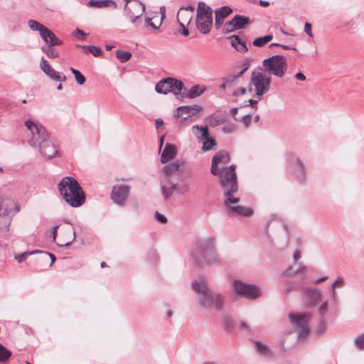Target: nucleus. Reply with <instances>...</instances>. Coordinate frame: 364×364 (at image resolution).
<instances>
[{
  "label": "nucleus",
  "mask_w": 364,
  "mask_h": 364,
  "mask_svg": "<svg viewBox=\"0 0 364 364\" xmlns=\"http://www.w3.org/2000/svg\"><path fill=\"white\" fill-rule=\"evenodd\" d=\"M230 161V154L227 151H218L212 159L210 172L213 176H218L219 183L223 191V202L228 208V214L250 217L253 213L251 208L235 205L240 202V198L235 196L239 188L235 171L236 166L232 164L226 167L219 166L220 164H227Z\"/></svg>",
  "instance_id": "f257e3e1"
},
{
  "label": "nucleus",
  "mask_w": 364,
  "mask_h": 364,
  "mask_svg": "<svg viewBox=\"0 0 364 364\" xmlns=\"http://www.w3.org/2000/svg\"><path fill=\"white\" fill-rule=\"evenodd\" d=\"M191 257L194 264L200 267L219 264L223 262L217 251L215 237L213 236L197 241L192 250Z\"/></svg>",
  "instance_id": "f03ea898"
},
{
  "label": "nucleus",
  "mask_w": 364,
  "mask_h": 364,
  "mask_svg": "<svg viewBox=\"0 0 364 364\" xmlns=\"http://www.w3.org/2000/svg\"><path fill=\"white\" fill-rule=\"evenodd\" d=\"M191 288L196 292L198 306L201 308H214L221 311L224 306L225 295L212 291L205 278L195 279L191 283Z\"/></svg>",
  "instance_id": "7ed1b4c3"
},
{
  "label": "nucleus",
  "mask_w": 364,
  "mask_h": 364,
  "mask_svg": "<svg viewBox=\"0 0 364 364\" xmlns=\"http://www.w3.org/2000/svg\"><path fill=\"white\" fill-rule=\"evenodd\" d=\"M58 188L60 196L71 207H80L85 201L82 187L72 176L64 177L58 183Z\"/></svg>",
  "instance_id": "20e7f679"
},
{
  "label": "nucleus",
  "mask_w": 364,
  "mask_h": 364,
  "mask_svg": "<svg viewBox=\"0 0 364 364\" xmlns=\"http://www.w3.org/2000/svg\"><path fill=\"white\" fill-rule=\"evenodd\" d=\"M181 164L178 161L165 166L162 171L164 179L161 181V191L165 200H168L178 186V179Z\"/></svg>",
  "instance_id": "39448f33"
},
{
  "label": "nucleus",
  "mask_w": 364,
  "mask_h": 364,
  "mask_svg": "<svg viewBox=\"0 0 364 364\" xmlns=\"http://www.w3.org/2000/svg\"><path fill=\"white\" fill-rule=\"evenodd\" d=\"M270 83L271 77L267 75L263 68H257L252 72L250 85L254 86L255 97L258 100L269 91Z\"/></svg>",
  "instance_id": "423d86ee"
},
{
  "label": "nucleus",
  "mask_w": 364,
  "mask_h": 364,
  "mask_svg": "<svg viewBox=\"0 0 364 364\" xmlns=\"http://www.w3.org/2000/svg\"><path fill=\"white\" fill-rule=\"evenodd\" d=\"M196 27L203 34H208L213 26V10L205 2L199 1L196 14Z\"/></svg>",
  "instance_id": "0eeeda50"
},
{
  "label": "nucleus",
  "mask_w": 364,
  "mask_h": 364,
  "mask_svg": "<svg viewBox=\"0 0 364 364\" xmlns=\"http://www.w3.org/2000/svg\"><path fill=\"white\" fill-rule=\"evenodd\" d=\"M185 86L181 80L168 77L159 80L155 85V91L159 94L167 95L172 92L178 98L183 97L181 92Z\"/></svg>",
  "instance_id": "6e6552de"
},
{
  "label": "nucleus",
  "mask_w": 364,
  "mask_h": 364,
  "mask_svg": "<svg viewBox=\"0 0 364 364\" xmlns=\"http://www.w3.org/2000/svg\"><path fill=\"white\" fill-rule=\"evenodd\" d=\"M262 65L265 72L282 77L287 69V60L282 55H275L264 59Z\"/></svg>",
  "instance_id": "1a4fd4ad"
},
{
  "label": "nucleus",
  "mask_w": 364,
  "mask_h": 364,
  "mask_svg": "<svg viewBox=\"0 0 364 364\" xmlns=\"http://www.w3.org/2000/svg\"><path fill=\"white\" fill-rule=\"evenodd\" d=\"M233 294L247 299H256L262 296V289L258 286L235 279L232 282Z\"/></svg>",
  "instance_id": "9d476101"
},
{
  "label": "nucleus",
  "mask_w": 364,
  "mask_h": 364,
  "mask_svg": "<svg viewBox=\"0 0 364 364\" xmlns=\"http://www.w3.org/2000/svg\"><path fill=\"white\" fill-rule=\"evenodd\" d=\"M25 126L31 133L29 144L32 146H41L43 143L50 141V136L46 128L41 124H36L31 119L25 122Z\"/></svg>",
  "instance_id": "9b49d317"
},
{
  "label": "nucleus",
  "mask_w": 364,
  "mask_h": 364,
  "mask_svg": "<svg viewBox=\"0 0 364 364\" xmlns=\"http://www.w3.org/2000/svg\"><path fill=\"white\" fill-rule=\"evenodd\" d=\"M289 317L291 323L297 328L299 337L305 338L309 333V322L311 314H289Z\"/></svg>",
  "instance_id": "f8f14e48"
},
{
  "label": "nucleus",
  "mask_w": 364,
  "mask_h": 364,
  "mask_svg": "<svg viewBox=\"0 0 364 364\" xmlns=\"http://www.w3.org/2000/svg\"><path fill=\"white\" fill-rule=\"evenodd\" d=\"M131 187L124 183H117L112 186L111 199L117 205L124 206L129 198Z\"/></svg>",
  "instance_id": "ddd939ff"
},
{
  "label": "nucleus",
  "mask_w": 364,
  "mask_h": 364,
  "mask_svg": "<svg viewBox=\"0 0 364 364\" xmlns=\"http://www.w3.org/2000/svg\"><path fill=\"white\" fill-rule=\"evenodd\" d=\"M250 23V18L242 15H235L230 21L226 22L223 26L224 33L233 32L236 30L243 29Z\"/></svg>",
  "instance_id": "4468645a"
},
{
  "label": "nucleus",
  "mask_w": 364,
  "mask_h": 364,
  "mask_svg": "<svg viewBox=\"0 0 364 364\" xmlns=\"http://www.w3.org/2000/svg\"><path fill=\"white\" fill-rule=\"evenodd\" d=\"M304 300L311 307L317 306L322 296V291L316 287H302L300 289Z\"/></svg>",
  "instance_id": "2eb2a0df"
},
{
  "label": "nucleus",
  "mask_w": 364,
  "mask_h": 364,
  "mask_svg": "<svg viewBox=\"0 0 364 364\" xmlns=\"http://www.w3.org/2000/svg\"><path fill=\"white\" fill-rule=\"evenodd\" d=\"M196 129L201 132V137L200 139L204 140L203 143V150L204 151H210L217 145L215 140L209 136L208 127L205 126H200V125H194L193 127V129Z\"/></svg>",
  "instance_id": "dca6fc26"
},
{
  "label": "nucleus",
  "mask_w": 364,
  "mask_h": 364,
  "mask_svg": "<svg viewBox=\"0 0 364 364\" xmlns=\"http://www.w3.org/2000/svg\"><path fill=\"white\" fill-rule=\"evenodd\" d=\"M11 217L7 206H5L4 201L0 199V232H6L11 225Z\"/></svg>",
  "instance_id": "f3484780"
},
{
  "label": "nucleus",
  "mask_w": 364,
  "mask_h": 364,
  "mask_svg": "<svg viewBox=\"0 0 364 364\" xmlns=\"http://www.w3.org/2000/svg\"><path fill=\"white\" fill-rule=\"evenodd\" d=\"M202 109L203 107L197 105L191 106H180L177 108L176 116L178 117H181L182 120L184 121L186 120L188 118L195 115L198 112H200Z\"/></svg>",
  "instance_id": "a211bd4d"
},
{
  "label": "nucleus",
  "mask_w": 364,
  "mask_h": 364,
  "mask_svg": "<svg viewBox=\"0 0 364 364\" xmlns=\"http://www.w3.org/2000/svg\"><path fill=\"white\" fill-rule=\"evenodd\" d=\"M232 10L228 6H223L215 11V26L217 29L220 28L223 23L224 19L228 16Z\"/></svg>",
  "instance_id": "6ab92c4d"
},
{
  "label": "nucleus",
  "mask_w": 364,
  "mask_h": 364,
  "mask_svg": "<svg viewBox=\"0 0 364 364\" xmlns=\"http://www.w3.org/2000/svg\"><path fill=\"white\" fill-rule=\"evenodd\" d=\"M124 14L142 16L146 11L145 5L140 1H136L129 5L126 4L124 8Z\"/></svg>",
  "instance_id": "aec40b11"
},
{
  "label": "nucleus",
  "mask_w": 364,
  "mask_h": 364,
  "mask_svg": "<svg viewBox=\"0 0 364 364\" xmlns=\"http://www.w3.org/2000/svg\"><path fill=\"white\" fill-rule=\"evenodd\" d=\"M39 150L42 156L47 159H51L58 154L55 144L50 140L41 145Z\"/></svg>",
  "instance_id": "412c9836"
},
{
  "label": "nucleus",
  "mask_w": 364,
  "mask_h": 364,
  "mask_svg": "<svg viewBox=\"0 0 364 364\" xmlns=\"http://www.w3.org/2000/svg\"><path fill=\"white\" fill-rule=\"evenodd\" d=\"M177 154L176 147L175 145L167 143L165 145V147L162 151L161 156V162L162 164H166L168 161L173 159Z\"/></svg>",
  "instance_id": "4be33fe9"
},
{
  "label": "nucleus",
  "mask_w": 364,
  "mask_h": 364,
  "mask_svg": "<svg viewBox=\"0 0 364 364\" xmlns=\"http://www.w3.org/2000/svg\"><path fill=\"white\" fill-rule=\"evenodd\" d=\"M87 6L99 9L112 6L116 9L117 4L113 0H90L87 3Z\"/></svg>",
  "instance_id": "5701e85b"
},
{
  "label": "nucleus",
  "mask_w": 364,
  "mask_h": 364,
  "mask_svg": "<svg viewBox=\"0 0 364 364\" xmlns=\"http://www.w3.org/2000/svg\"><path fill=\"white\" fill-rule=\"evenodd\" d=\"M221 324L223 328L228 331H232L235 329V321L232 316L228 312H223Z\"/></svg>",
  "instance_id": "b1692460"
},
{
  "label": "nucleus",
  "mask_w": 364,
  "mask_h": 364,
  "mask_svg": "<svg viewBox=\"0 0 364 364\" xmlns=\"http://www.w3.org/2000/svg\"><path fill=\"white\" fill-rule=\"evenodd\" d=\"M231 39V46L237 51L245 53L247 51V47L245 42L242 41L239 36L233 35L229 38Z\"/></svg>",
  "instance_id": "393cba45"
},
{
  "label": "nucleus",
  "mask_w": 364,
  "mask_h": 364,
  "mask_svg": "<svg viewBox=\"0 0 364 364\" xmlns=\"http://www.w3.org/2000/svg\"><path fill=\"white\" fill-rule=\"evenodd\" d=\"M205 91V87H203L200 89V86L199 85H195L193 87H191L190 90H188V92L185 95V97L188 99H194L201 95ZM182 95H184V93H183Z\"/></svg>",
  "instance_id": "a878e982"
},
{
  "label": "nucleus",
  "mask_w": 364,
  "mask_h": 364,
  "mask_svg": "<svg viewBox=\"0 0 364 364\" xmlns=\"http://www.w3.org/2000/svg\"><path fill=\"white\" fill-rule=\"evenodd\" d=\"M255 349L259 355L267 357L272 355V352L268 346L258 341H255Z\"/></svg>",
  "instance_id": "bb28decb"
},
{
  "label": "nucleus",
  "mask_w": 364,
  "mask_h": 364,
  "mask_svg": "<svg viewBox=\"0 0 364 364\" xmlns=\"http://www.w3.org/2000/svg\"><path fill=\"white\" fill-rule=\"evenodd\" d=\"M205 120L208 123L209 126L212 127H215L225 122V119L223 117L215 114L210 115Z\"/></svg>",
  "instance_id": "cd10ccee"
},
{
  "label": "nucleus",
  "mask_w": 364,
  "mask_h": 364,
  "mask_svg": "<svg viewBox=\"0 0 364 364\" xmlns=\"http://www.w3.org/2000/svg\"><path fill=\"white\" fill-rule=\"evenodd\" d=\"M76 47L82 48L83 50H85L88 53H92L95 57H98L102 53V50L100 47H97L95 46H80L76 45Z\"/></svg>",
  "instance_id": "c85d7f7f"
},
{
  "label": "nucleus",
  "mask_w": 364,
  "mask_h": 364,
  "mask_svg": "<svg viewBox=\"0 0 364 364\" xmlns=\"http://www.w3.org/2000/svg\"><path fill=\"white\" fill-rule=\"evenodd\" d=\"M46 75L55 81L64 82L66 80V76L63 73L58 72L53 68Z\"/></svg>",
  "instance_id": "c756f323"
},
{
  "label": "nucleus",
  "mask_w": 364,
  "mask_h": 364,
  "mask_svg": "<svg viewBox=\"0 0 364 364\" xmlns=\"http://www.w3.org/2000/svg\"><path fill=\"white\" fill-rule=\"evenodd\" d=\"M273 39L272 35H267L262 37L257 38L253 41V45L256 47H263L267 43L270 42Z\"/></svg>",
  "instance_id": "7c9ffc66"
},
{
  "label": "nucleus",
  "mask_w": 364,
  "mask_h": 364,
  "mask_svg": "<svg viewBox=\"0 0 364 364\" xmlns=\"http://www.w3.org/2000/svg\"><path fill=\"white\" fill-rule=\"evenodd\" d=\"M296 167L298 170L299 173L297 174L296 177L298 178V180L300 182H303L305 178V168L303 163L299 159H297L296 160Z\"/></svg>",
  "instance_id": "2f4dec72"
},
{
  "label": "nucleus",
  "mask_w": 364,
  "mask_h": 364,
  "mask_svg": "<svg viewBox=\"0 0 364 364\" xmlns=\"http://www.w3.org/2000/svg\"><path fill=\"white\" fill-rule=\"evenodd\" d=\"M242 75H239V73L234 75H228L223 78V80H225L228 87H233L237 85L238 79Z\"/></svg>",
  "instance_id": "473e14b6"
},
{
  "label": "nucleus",
  "mask_w": 364,
  "mask_h": 364,
  "mask_svg": "<svg viewBox=\"0 0 364 364\" xmlns=\"http://www.w3.org/2000/svg\"><path fill=\"white\" fill-rule=\"evenodd\" d=\"M41 50L50 58L59 57V53L53 48V46H43Z\"/></svg>",
  "instance_id": "72a5a7b5"
},
{
  "label": "nucleus",
  "mask_w": 364,
  "mask_h": 364,
  "mask_svg": "<svg viewBox=\"0 0 364 364\" xmlns=\"http://www.w3.org/2000/svg\"><path fill=\"white\" fill-rule=\"evenodd\" d=\"M116 56L121 63H125L132 58V53L122 50H116Z\"/></svg>",
  "instance_id": "f704fd0d"
},
{
  "label": "nucleus",
  "mask_w": 364,
  "mask_h": 364,
  "mask_svg": "<svg viewBox=\"0 0 364 364\" xmlns=\"http://www.w3.org/2000/svg\"><path fill=\"white\" fill-rule=\"evenodd\" d=\"M306 271V267L305 266L299 267L296 270H294L291 267L287 268L282 274L284 276H293L300 273H304Z\"/></svg>",
  "instance_id": "c9c22d12"
},
{
  "label": "nucleus",
  "mask_w": 364,
  "mask_h": 364,
  "mask_svg": "<svg viewBox=\"0 0 364 364\" xmlns=\"http://www.w3.org/2000/svg\"><path fill=\"white\" fill-rule=\"evenodd\" d=\"M328 311V301L326 300L318 307V314L321 319L326 318V313Z\"/></svg>",
  "instance_id": "e433bc0d"
},
{
  "label": "nucleus",
  "mask_w": 364,
  "mask_h": 364,
  "mask_svg": "<svg viewBox=\"0 0 364 364\" xmlns=\"http://www.w3.org/2000/svg\"><path fill=\"white\" fill-rule=\"evenodd\" d=\"M70 70L74 75L75 79L78 85H82L85 83V77L78 70L71 67L70 68Z\"/></svg>",
  "instance_id": "4c0bfd02"
},
{
  "label": "nucleus",
  "mask_w": 364,
  "mask_h": 364,
  "mask_svg": "<svg viewBox=\"0 0 364 364\" xmlns=\"http://www.w3.org/2000/svg\"><path fill=\"white\" fill-rule=\"evenodd\" d=\"M11 355V352L0 343V362L6 361Z\"/></svg>",
  "instance_id": "58836bf2"
},
{
  "label": "nucleus",
  "mask_w": 364,
  "mask_h": 364,
  "mask_svg": "<svg viewBox=\"0 0 364 364\" xmlns=\"http://www.w3.org/2000/svg\"><path fill=\"white\" fill-rule=\"evenodd\" d=\"M48 40L46 43V46H60L63 44V41L58 39L53 31L50 32V34L48 36Z\"/></svg>",
  "instance_id": "ea45409f"
},
{
  "label": "nucleus",
  "mask_w": 364,
  "mask_h": 364,
  "mask_svg": "<svg viewBox=\"0 0 364 364\" xmlns=\"http://www.w3.org/2000/svg\"><path fill=\"white\" fill-rule=\"evenodd\" d=\"M130 21V22L134 24L136 28L139 27L142 21V16L132 15V14H124Z\"/></svg>",
  "instance_id": "a19ab883"
},
{
  "label": "nucleus",
  "mask_w": 364,
  "mask_h": 364,
  "mask_svg": "<svg viewBox=\"0 0 364 364\" xmlns=\"http://www.w3.org/2000/svg\"><path fill=\"white\" fill-rule=\"evenodd\" d=\"M164 18V13H162V16H161V21H162ZM152 19H153L152 18H149V17L145 16V18H144V27L147 28L149 26H151L153 29H155V30L159 29V26L161 24V21H160L159 26H156L152 21Z\"/></svg>",
  "instance_id": "79ce46f5"
},
{
  "label": "nucleus",
  "mask_w": 364,
  "mask_h": 364,
  "mask_svg": "<svg viewBox=\"0 0 364 364\" xmlns=\"http://www.w3.org/2000/svg\"><path fill=\"white\" fill-rule=\"evenodd\" d=\"M356 348L360 350H364V333L360 334L354 339Z\"/></svg>",
  "instance_id": "37998d69"
},
{
  "label": "nucleus",
  "mask_w": 364,
  "mask_h": 364,
  "mask_svg": "<svg viewBox=\"0 0 364 364\" xmlns=\"http://www.w3.org/2000/svg\"><path fill=\"white\" fill-rule=\"evenodd\" d=\"M28 27L32 30V31H38V32L43 28L45 27L43 24H41V23L38 22L36 20H33V19H31L28 21Z\"/></svg>",
  "instance_id": "c03bdc74"
},
{
  "label": "nucleus",
  "mask_w": 364,
  "mask_h": 364,
  "mask_svg": "<svg viewBox=\"0 0 364 364\" xmlns=\"http://www.w3.org/2000/svg\"><path fill=\"white\" fill-rule=\"evenodd\" d=\"M329 293L331 296V300L334 306H337L339 302L338 294L336 291V289L333 287H329Z\"/></svg>",
  "instance_id": "a18cd8bd"
},
{
  "label": "nucleus",
  "mask_w": 364,
  "mask_h": 364,
  "mask_svg": "<svg viewBox=\"0 0 364 364\" xmlns=\"http://www.w3.org/2000/svg\"><path fill=\"white\" fill-rule=\"evenodd\" d=\"M38 252H40V250H32V251H27V252H25L23 253H21V254H19L18 255H16L15 259L18 262H23L26 258V257L28 255H34V254H36V253H38Z\"/></svg>",
  "instance_id": "49530a36"
},
{
  "label": "nucleus",
  "mask_w": 364,
  "mask_h": 364,
  "mask_svg": "<svg viewBox=\"0 0 364 364\" xmlns=\"http://www.w3.org/2000/svg\"><path fill=\"white\" fill-rule=\"evenodd\" d=\"M40 67L45 74L48 73L53 68L48 61L43 57L41 60Z\"/></svg>",
  "instance_id": "de8ad7c7"
},
{
  "label": "nucleus",
  "mask_w": 364,
  "mask_h": 364,
  "mask_svg": "<svg viewBox=\"0 0 364 364\" xmlns=\"http://www.w3.org/2000/svg\"><path fill=\"white\" fill-rule=\"evenodd\" d=\"M344 285V278L343 277H338L330 285V287L337 289L343 287Z\"/></svg>",
  "instance_id": "09e8293b"
},
{
  "label": "nucleus",
  "mask_w": 364,
  "mask_h": 364,
  "mask_svg": "<svg viewBox=\"0 0 364 364\" xmlns=\"http://www.w3.org/2000/svg\"><path fill=\"white\" fill-rule=\"evenodd\" d=\"M183 16V13H180V11H178L177 14V21L178 22V24L182 27L181 34L187 36L189 34L188 29L186 28L185 23L181 21V18Z\"/></svg>",
  "instance_id": "8fccbe9b"
},
{
  "label": "nucleus",
  "mask_w": 364,
  "mask_h": 364,
  "mask_svg": "<svg viewBox=\"0 0 364 364\" xmlns=\"http://www.w3.org/2000/svg\"><path fill=\"white\" fill-rule=\"evenodd\" d=\"M40 254H42V260L43 261H47L48 257H50L51 259V262L50 264V267L53 265V264L54 263L55 260V257L54 256V255L50 253V252H43V251H41L40 250Z\"/></svg>",
  "instance_id": "3c124183"
},
{
  "label": "nucleus",
  "mask_w": 364,
  "mask_h": 364,
  "mask_svg": "<svg viewBox=\"0 0 364 364\" xmlns=\"http://www.w3.org/2000/svg\"><path fill=\"white\" fill-rule=\"evenodd\" d=\"M50 32H51V31L50 29H48V28H46V26L43 27L39 31V34H40L41 37L45 41L46 43L48 42V40L49 38L48 36L50 34Z\"/></svg>",
  "instance_id": "603ef678"
},
{
  "label": "nucleus",
  "mask_w": 364,
  "mask_h": 364,
  "mask_svg": "<svg viewBox=\"0 0 364 364\" xmlns=\"http://www.w3.org/2000/svg\"><path fill=\"white\" fill-rule=\"evenodd\" d=\"M236 125L234 124H228L224 126L222 129V131L225 134H230L235 131Z\"/></svg>",
  "instance_id": "864d4df0"
},
{
  "label": "nucleus",
  "mask_w": 364,
  "mask_h": 364,
  "mask_svg": "<svg viewBox=\"0 0 364 364\" xmlns=\"http://www.w3.org/2000/svg\"><path fill=\"white\" fill-rule=\"evenodd\" d=\"M241 121L242 122L243 124L245 127H248L251 123L252 121V116L251 114H248L242 117Z\"/></svg>",
  "instance_id": "5fc2aeb1"
},
{
  "label": "nucleus",
  "mask_w": 364,
  "mask_h": 364,
  "mask_svg": "<svg viewBox=\"0 0 364 364\" xmlns=\"http://www.w3.org/2000/svg\"><path fill=\"white\" fill-rule=\"evenodd\" d=\"M192 18L193 15L191 14H185L184 12H183V16L181 18V21L183 22L184 23H187V24H188L191 22Z\"/></svg>",
  "instance_id": "6e6d98bb"
},
{
  "label": "nucleus",
  "mask_w": 364,
  "mask_h": 364,
  "mask_svg": "<svg viewBox=\"0 0 364 364\" xmlns=\"http://www.w3.org/2000/svg\"><path fill=\"white\" fill-rule=\"evenodd\" d=\"M155 218L161 224H165L167 223V218L164 215L158 212H156L155 213Z\"/></svg>",
  "instance_id": "4d7b16f0"
},
{
  "label": "nucleus",
  "mask_w": 364,
  "mask_h": 364,
  "mask_svg": "<svg viewBox=\"0 0 364 364\" xmlns=\"http://www.w3.org/2000/svg\"><path fill=\"white\" fill-rule=\"evenodd\" d=\"M250 67V60L248 59H245L242 63V69L238 72L239 75H242L245 71L248 70Z\"/></svg>",
  "instance_id": "13d9d810"
},
{
  "label": "nucleus",
  "mask_w": 364,
  "mask_h": 364,
  "mask_svg": "<svg viewBox=\"0 0 364 364\" xmlns=\"http://www.w3.org/2000/svg\"><path fill=\"white\" fill-rule=\"evenodd\" d=\"M183 11H188L189 12L188 14H191L192 15H193L194 7L191 5H188L186 6H182L180 8L178 11H180V13H183Z\"/></svg>",
  "instance_id": "bf43d9fd"
},
{
  "label": "nucleus",
  "mask_w": 364,
  "mask_h": 364,
  "mask_svg": "<svg viewBox=\"0 0 364 364\" xmlns=\"http://www.w3.org/2000/svg\"><path fill=\"white\" fill-rule=\"evenodd\" d=\"M75 238H76V231H75V230L73 229V238L71 239V240L68 241L65 243L58 244V245L60 247L69 246L73 243V241H75Z\"/></svg>",
  "instance_id": "052dcab7"
},
{
  "label": "nucleus",
  "mask_w": 364,
  "mask_h": 364,
  "mask_svg": "<svg viewBox=\"0 0 364 364\" xmlns=\"http://www.w3.org/2000/svg\"><path fill=\"white\" fill-rule=\"evenodd\" d=\"M304 31L305 33L309 36L310 37L313 36V33L311 32V24L310 23L306 22L304 26Z\"/></svg>",
  "instance_id": "680f3d73"
},
{
  "label": "nucleus",
  "mask_w": 364,
  "mask_h": 364,
  "mask_svg": "<svg viewBox=\"0 0 364 364\" xmlns=\"http://www.w3.org/2000/svg\"><path fill=\"white\" fill-rule=\"evenodd\" d=\"M299 287L296 285H292V284H287V287L284 289V292L285 294L290 293L292 290L298 289Z\"/></svg>",
  "instance_id": "e2e57ef3"
},
{
  "label": "nucleus",
  "mask_w": 364,
  "mask_h": 364,
  "mask_svg": "<svg viewBox=\"0 0 364 364\" xmlns=\"http://www.w3.org/2000/svg\"><path fill=\"white\" fill-rule=\"evenodd\" d=\"M239 326L240 328L244 329L247 332H251L252 331L250 327L245 321H240Z\"/></svg>",
  "instance_id": "0e129e2a"
},
{
  "label": "nucleus",
  "mask_w": 364,
  "mask_h": 364,
  "mask_svg": "<svg viewBox=\"0 0 364 364\" xmlns=\"http://www.w3.org/2000/svg\"><path fill=\"white\" fill-rule=\"evenodd\" d=\"M246 92V89L245 87H241L238 90H235L233 92V96H238L240 95H244Z\"/></svg>",
  "instance_id": "69168bd1"
},
{
  "label": "nucleus",
  "mask_w": 364,
  "mask_h": 364,
  "mask_svg": "<svg viewBox=\"0 0 364 364\" xmlns=\"http://www.w3.org/2000/svg\"><path fill=\"white\" fill-rule=\"evenodd\" d=\"M326 328V323L324 321V319H321L320 323H319V333H322L325 331Z\"/></svg>",
  "instance_id": "338daca9"
},
{
  "label": "nucleus",
  "mask_w": 364,
  "mask_h": 364,
  "mask_svg": "<svg viewBox=\"0 0 364 364\" xmlns=\"http://www.w3.org/2000/svg\"><path fill=\"white\" fill-rule=\"evenodd\" d=\"M295 77L300 81L306 80V76L301 72L296 73Z\"/></svg>",
  "instance_id": "774afa93"
}]
</instances>
